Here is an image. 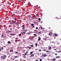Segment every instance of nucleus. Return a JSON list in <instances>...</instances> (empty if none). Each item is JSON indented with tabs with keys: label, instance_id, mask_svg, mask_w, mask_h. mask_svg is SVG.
<instances>
[{
	"label": "nucleus",
	"instance_id": "42",
	"mask_svg": "<svg viewBox=\"0 0 61 61\" xmlns=\"http://www.w3.org/2000/svg\"><path fill=\"white\" fill-rule=\"evenodd\" d=\"M38 16V14H37L36 15V16Z\"/></svg>",
	"mask_w": 61,
	"mask_h": 61
},
{
	"label": "nucleus",
	"instance_id": "26",
	"mask_svg": "<svg viewBox=\"0 0 61 61\" xmlns=\"http://www.w3.org/2000/svg\"><path fill=\"white\" fill-rule=\"evenodd\" d=\"M11 15H14L12 13H11Z\"/></svg>",
	"mask_w": 61,
	"mask_h": 61
},
{
	"label": "nucleus",
	"instance_id": "22",
	"mask_svg": "<svg viewBox=\"0 0 61 61\" xmlns=\"http://www.w3.org/2000/svg\"><path fill=\"white\" fill-rule=\"evenodd\" d=\"M34 25V24H32L31 25L32 26H33Z\"/></svg>",
	"mask_w": 61,
	"mask_h": 61
},
{
	"label": "nucleus",
	"instance_id": "6",
	"mask_svg": "<svg viewBox=\"0 0 61 61\" xmlns=\"http://www.w3.org/2000/svg\"><path fill=\"white\" fill-rule=\"evenodd\" d=\"M17 6L18 5H15V7H17Z\"/></svg>",
	"mask_w": 61,
	"mask_h": 61
},
{
	"label": "nucleus",
	"instance_id": "59",
	"mask_svg": "<svg viewBox=\"0 0 61 61\" xmlns=\"http://www.w3.org/2000/svg\"><path fill=\"white\" fill-rule=\"evenodd\" d=\"M32 17H34V16H32Z\"/></svg>",
	"mask_w": 61,
	"mask_h": 61
},
{
	"label": "nucleus",
	"instance_id": "35",
	"mask_svg": "<svg viewBox=\"0 0 61 61\" xmlns=\"http://www.w3.org/2000/svg\"><path fill=\"white\" fill-rule=\"evenodd\" d=\"M36 29H38V27H36Z\"/></svg>",
	"mask_w": 61,
	"mask_h": 61
},
{
	"label": "nucleus",
	"instance_id": "17",
	"mask_svg": "<svg viewBox=\"0 0 61 61\" xmlns=\"http://www.w3.org/2000/svg\"><path fill=\"white\" fill-rule=\"evenodd\" d=\"M55 36H57V35L56 34H55Z\"/></svg>",
	"mask_w": 61,
	"mask_h": 61
},
{
	"label": "nucleus",
	"instance_id": "34",
	"mask_svg": "<svg viewBox=\"0 0 61 61\" xmlns=\"http://www.w3.org/2000/svg\"><path fill=\"white\" fill-rule=\"evenodd\" d=\"M11 25H9V27H11Z\"/></svg>",
	"mask_w": 61,
	"mask_h": 61
},
{
	"label": "nucleus",
	"instance_id": "2",
	"mask_svg": "<svg viewBox=\"0 0 61 61\" xmlns=\"http://www.w3.org/2000/svg\"><path fill=\"white\" fill-rule=\"evenodd\" d=\"M7 4H8V5H10V4H11V3H10V2H8Z\"/></svg>",
	"mask_w": 61,
	"mask_h": 61
},
{
	"label": "nucleus",
	"instance_id": "23",
	"mask_svg": "<svg viewBox=\"0 0 61 61\" xmlns=\"http://www.w3.org/2000/svg\"><path fill=\"white\" fill-rule=\"evenodd\" d=\"M13 24H15V21H14V22H12Z\"/></svg>",
	"mask_w": 61,
	"mask_h": 61
},
{
	"label": "nucleus",
	"instance_id": "5",
	"mask_svg": "<svg viewBox=\"0 0 61 61\" xmlns=\"http://www.w3.org/2000/svg\"><path fill=\"white\" fill-rule=\"evenodd\" d=\"M13 20H14V21L15 22V20H16V19H15V18H14L13 19Z\"/></svg>",
	"mask_w": 61,
	"mask_h": 61
},
{
	"label": "nucleus",
	"instance_id": "53",
	"mask_svg": "<svg viewBox=\"0 0 61 61\" xmlns=\"http://www.w3.org/2000/svg\"><path fill=\"white\" fill-rule=\"evenodd\" d=\"M46 49H44V51H46Z\"/></svg>",
	"mask_w": 61,
	"mask_h": 61
},
{
	"label": "nucleus",
	"instance_id": "46",
	"mask_svg": "<svg viewBox=\"0 0 61 61\" xmlns=\"http://www.w3.org/2000/svg\"><path fill=\"white\" fill-rule=\"evenodd\" d=\"M27 53H28V52L27 51L26 53H26V54H27Z\"/></svg>",
	"mask_w": 61,
	"mask_h": 61
},
{
	"label": "nucleus",
	"instance_id": "38",
	"mask_svg": "<svg viewBox=\"0 0 61 61\" xmlns=\"http://www.w3.org/2000/svg\"><path fill=\"white\" fill-rule=\"evenodd\" d=\"M19 2H21V0H19Z\"/></svg>",
	"mask_w": 61,
	"mask_h": 61
},
{
	"label": "nucleus",
	"instance_id": "58",
	"mask_svg": "<svg viewBox=\"0 0 61 61\" xmlns=\"http://www.w3.org/2000/svg\"><path fill=\"white\" fill-rule=\"evenodd\" d=\"M10 30H12V29L10 28Z\"/></svg>",
	"mask_w": 61,
	"mask_h": 61
},
{
	"label": "nucleus",
	"instance_id": "36",
	"mask_svg": "<svg viewBox=\"0 0 61 61\" xmlns=\"http://www.w3.org/2000/svg\"><path fill=\"white\" fill-rule=\"evenodd\" d=\"M36 8V6H34V8Z\"/></svg>",
	"mask_w": 61,
	"mask_h": 61
},
{
	"label": "nucleus",
	"instance_id": "18",
	"mask_svg": "<svg viewBox=\"0 0 61 61\" xmlns=\"http://www.w3.org/2000/svg\"><path fill=\"white\" fill-rule=\"evenodd\" d=\"M41 31H40V32H38V34H40V33H41Z\"/></svg>",
	"mask_w": 61,
	"mask_h": 61
},
{
	"label": "nucleus",
	"instance_id": "3",
	"mask_svg": "<svg viewBox=\"0 0 61 61\" xmlns=\"http://www.w3.org/2000/svg\"><path fill=\"white\" fill-rule=\"evenodd\" d=\"M26 31H27V30H25V31L24 32H22V33L23 34H25V32H26Z\"/></svg>",
	"mask_w": 61,
	"mask_h": 61
},
{
	"label": "nucleus",
	"instance_id": "10",
	"mask_svg": "<svg viewBox=\"0 0 61 61\" xmlns=\"http://www.w3.org/2000/svg\"><path fill=\"white\" fill-rule=\"evenodd\" d=\"M10 32H12V31H8L7 33H10Z\"/></svg>",
	"mask_w": 61,
	"mask_h": 61
},
{
	"label": "nucleus",
	"instance_id": "64",
	"mask_svg": "<svg viewBox=\"0 0 61 61\" xmlns=\"http://www.w3.org/2000/svg\"><path fill=\"white\" fill-rule=\"evenodd\" d=\"M0 51H1V49H0Z\"/></svg>",
	"mask_w": 61,
	"mask_h": 61
},
{
	"label": "nucleus",
	"instance_id": "16",
	"mask_svg": "<svg viewBox=\"0 0 61 61\" xmlns=\"http://www.w3.org/2000/svg\"><path fill=\"white\" fill-rule=\"evenodd\" d=\"M39 21H41V19L40 18H39Z\"/></svg>",
	"mask_w": 61,
	"mask_h": 61
},
{
	"label": "nucleus",
	"instance_id": "51",
	"mask_svg": "<svg viewBox=\"0 0 61 61\" xmlns=\"http://www.w3.org/2000/svg\"><path fill=\"white\" fill-rule=\"evenodd\" d=\"M29 48H30V49H31V47H30Z\"/></svg>",
	"mask_w": 61,
	"mask_h": 61
},
{
	"label": "nucleus",
	"instance_id": "60",
	"mask_svg": "<svg viewBox=\"0 0 61 61\" xmlns=\"http://www.w3.org/2000/svg\"><path fill=\"white\" fill-rule=\"evenodd\" d=\"M28 47V48H29V47Z\"/></svg>",
	"mask_w": 61,
	"mask_h": 61
},
{
	"label": "nucleus",
	"instance_id": "52",
	"mask_svg": "<svg viewBox=\"0 0 61 61\" xmlns=\"http://www.w3.org/2000/svg\"><path fill=\"white\" fill-rule=\"evenodd\" d=\"M31 16V15H29L28 16Z\"/></svg>",
	"mask_w": 61,
	"mask_h": 61
},
{
	"label": "nucleus",
	"instance_id": "48",
	"mask_svg": "<svg viewBox=\"0 0 61 61\" xmlns=\"http://www.w3.org/2000/svg\"><path fill=\"white\" fill-rule=\"evenodd\" d=\"M2 57H3V56H2L1 57V58H2Z\"/></svg>",
	"mask_w": 61,
	"mask_h": 61
},
{
	"label": "nucleus",
	"instance_id": "30",
	"mask_svg": "<svg viewBox=\"0 0 61 61\" xmlns=\"http://www.w3.org/2000/svg\"><path fill=\"white\" fill-rule=\"evenodd\" d=\"M15 42H17V40H15Z\"/></svg>",
	"mask_w": 61,
	"mask_h": 61
},
{
	"label": "nucleus",
	"instance_id": "45",
	"mask_svg": "<svg viewBox=\"0 0 61 61\" xmlns=\"http://www.w3.org/2000/svg\"><path fill=\"white\" fill-rule=\"evenodd\" d=\"M32 27H35V26H32Z\"/></svg>",
	"mask_w": 61,
	"mask_h": 61
},
{
	"label": "nucleus",
	"instance_id": "4",
	"mask_svg": "<svg viewBox=\"0 0 61 61\" xmlns=\"http://www.w3.org/2000/svg\"><path fill=\"white\" fill-rule=\"evenodd\" d=\"M56 58H60V56H57L56 57Z\"/></svg>",
	"mask_w": 61,
	"mask_h": 61
},
{
	"label": "nucleus",
	"instance_id": "33",
	"mask_svg": "<svg viewBox=\"0 0 61 61\" xmlns=\"http://www.w3.org/2000/svg\"><path fill=\"white\" fill-rule=\"evenodd\" d=\"M46 52H47V53H48V52H49V51H46Z\"/></svg>",
	"mask_w": 61,
	"mask_h": 61
},
{
	"label": "nucleus",
	"instance_id": "54",
	"mask_svg": "<svg viewBox=\"0 0 61 61\" xmlns=\"http://www.w3.org/2000/svg\"><path fill=\"white\" fill-rule=\"evenodd\" d=\"M22 55H23V56H24V54H23Z\"/></svg>",
	"mask_w": 61,
	"mask_h": 61
},
{
	"label": "nucleus",
	"instance_id": "37",
	"mask_svg": "<svg viewBox=\"0 0 61 61\" xmlns=\"http://www.w3.org/2000/svg\"><path fill=\"white\" fill-rule=\"evenodd\" d=\"M17 56H15V58H16V57H17Z\"/></svg>",
	"mask_w": 61,
	"mask_h": 61
},
{
	"label": "nucleus",
	"instance_id": "61",
	"mask_svg": "<svg viewBox=\"0 0 61 61\" xmlns=\"http://www.w3.org/2000/svg\"><path fill=\"white\" fill-rule=\"evenodd\" d=\"M56 50V49H54V50Z\"/></svg>",
	"mask_w": 61,
	"mask_h": 61
},
{
	"label": "nucleus",
	"instance_id": "19",
	"mask_svg": "<svg viewBox=\"0 0 61 61\" xmlns=\"http://www.w3.org/2000/svg\"><path fill=\"white\" fill-rule=\"evenodd\" d=\"M1 49H4V48H3V47H2L1 48Z\"/></svg>",
	"mask_w": 61,
	"mask_h": 61
},
{
	"label": "nucleus",
	"instance_id": "27",
	"mask_svg": "<svg viewBox=\"0 0 61 61\" xmlns=\"http://www.w3.org/2000/svg\"><path fill=\"white\" fill-rule=\"evenodd\" d=\"M42 60V59H40V61H41Z\"/></svg>",
	"mask_w": 61,
	"mask_h": 61
},
{
	"label": "nucleus",
	"instance_id": "20",
	"mask_svg": "<svg viewBox=\"0 0 61 61\" xmlns=\"http://www.w3.org/2000/svg\"><path fill=\"white\" fill-rule=\"evenodd\" d=\"M30 46L31 47H33V45H32Z\"/></svg>",
	"mask_w": 61,
	"mask_h": 61
},
{
	"label": "nucleus",
	"instance_id": "31",
	"mask_svg": "<svg viewBox=\"0 0 61 61\" xmlns=\"http://www.w3.org/2000/svg\"><path fill=\"white\" fill-rule=\"evenodd\" d=\"M34 56V55L33 54V55L32 54V55H31V56Z\"/></svg>",
	"mask_w": 61,
	"mask_h": 61
},
{
	"label": "nucleus",
	"instance_id": "63",
	"mask_svg": "<svg viewBox=\"0 0 61 61\" xmlns=\"http://www.w3.org/2000/svg\"><path fill=\"white\" fill-rule=\"evenodd\" d=\"M14 60V59H13V60Z\"/></svg>",
	"mask_w": 61,
	"mask_h": 61
},
{
	"label": "nucleus",
	"instance_id": "55",
	"mask_svg": "<svg viewBox=\"0 0 61 61\" xmlns=\"http://www.w3.org/2000/svg\"><path fill=\"white\" fill-rule=\"evenodd\" d=\"M36 61H38V60H36Z\"/></svg>",
	"mask_w": 61,
	"mask_h": 61
},
{
	"label": "nucleus",
	"instance_id": "29",
	"mask_svg": "<svg viewBox=\"0 0 61 61\" xmlns=\"http://www.w3.org/2000/svg\"><path fill=\"white\" fill-rule=\"evenodd\" d=\"M32 53H33V52H30V54H32Z\"/></svg>",
	"mask_w": 61,
	"mask_h": 61
},
{
	"label": "nucleus",
	"instance_id": "24",
	"mask_svg": "<svg viewBox=\"0 0 61 61\" xmlns=\"http://www.w3.org/2000/svg\"><path fill=\"white\" fill-rule=\"evenodd\" d=\"M21 35L22 34H20L19 35V36H21Z\"/></svg>",
	"mask_w": 61,
	"mask_h": 61
},
{
	"label": "nucleus",
	"instance_id": "47",
	"mask_svg": "<svg viewBox=\"0 0 61 61\" xmlns=\"http://www.w3.org/2000/svg\"><path fill=\"white\" fill-rule=\"evenodd\" d=\"M3 59H5V58L3 57Z\"/></svg>",
	"mask_w": 61,
	"mask_h": 61
},
{
	"label": "nucleus",
	"instance_id": "57",
	"mask_svg": "<svg viewBox=\"0 0 61 61\" xmlns=\"http://www.w3.org/2000/svg\"><path fill=\"white\" fill-rule=\"evenodd\" d=\"M15 61H17V60H16Z\"/></svg>",
	"mask_w": 61,
	"mask_h": 61
},
{
	"label": "nucleus",
	"instance_id": "12",
	"mask_svg": "<svg viewBox=\"0 0 61 61\" xmlns=\"http://www.w3.org/2000/svg\"><path fill=\"white\" fill-rule=\"evenodd\" d=\"M1 36H2V37H3L4 36V35L2 34L1 35Z\"/></svg>",
	"mask_w": 61,
	"mask_h": 61
},
{
	"label": "nucleus",
	"instance_id": "44",
	"mask_svg": "<svg viewBox=\"0 0 61 61\" xmlns=\"http://www.w3.org/2000/svg\"><path fill=\"white\" fill-rule=\"evenodd\" d=\"M36 17V16L35 15V16H33L34 17Z\"/></svg>",
	"mask_w": 61,
	"mask_h": 61
},
{
	"label": "nucleus",
	"instance_id": "14",
	"mask_svg": "<svg viewBox=\"0 0 61 61\" xmlns=\"http://www.w3.org/2000/svg\"><path fill=\"white\" fill-rule=\"evenodd\" d=\"M51 48H51V47H50L49 48V49H51Z\"/></svg>",
	"mask_w": 61,
	"mask_h": 61
},
{
	"label": "nucleus",
	"instance_id": "21",
	"mask_svg": "<svg viewBox=\"0 0 61 61\" xmlns=\"http://www.w3.org/2000/svg\"><path fill=\"white\" fill-rule=\"evenodd\" d=\"M40 40H41V39H40V38H39L38 39V40H39V41H40Z\"/></svg>",
	"mask_w": 61,
	"mask_h": 61
},
{
	"label": "nucleus",
	"instance_id": "11",
	"mask_svg": "<svg viewBox=\"0 0 61 61\" xmlns=\"http://www.w3.org/2000/svg\"><path fill=\"white\" fill-rule=\"evenodd\" d=\"M56 60V59H53V60H52V61H55Z\"/></svg>",
	"mask_w": 61,
	"mask_h": 61
},
{
	"label": "nucleus",
	"instance_id": "9",
	"mask_svg": "<svg viewBox=\"0 0 61 61\" xmlns=\"http://www.w3.org/2000/svg\"><path fill=\"white\" fill-rule=\"evenodd\" d=\"M11 35H12V36H14L15 35V34H10Z\"/></svg>",
	"mask_w": 61,
	"mask_h": 61
},
{
	"label": "nucleus",
	"instance_id": "49",
	"mask_svg": "<svg viewBox=\"0 0 61 61\" xmlns=\"http://www.w3.org/2000/svg\"><path fill=\"white\" fill-rule=\"evenodd\" d=\"M16 54H18V52H16Z\"/></svg>",
	"mask_w": 61,
	"mask_h": 61
},
{
	"label": "nucleus",
	"instance_id": "8",
	"mask_svg": "<svg viewBox=\"0 0 61 61\" xmlns=\"http://www.w3.org/2000/svg\"><path fill=\"white\" fill-rule=\"evenodd\" d=\"M10 52H13V50H10Z\"/></svg>",
	"mask_w": 61,
	"mask_h": 61
},
{
	"label": "nucleus",
	"instance_id": "43",
	"mask_svg": "<svg viewBox=\"0 0 61 61\" xmlns=\"http://www.w3.org/2000/svg\"><path fill=\"white\" fill-rule=\"evenodd\" d=\"M55 55H57V54H56V53H55Z\"/></svg>",
	"mask_w": 61,
	"mask_h": 61
},
{
	"label": "nucleus",
	"instance_id": "28",
	"mask_svg": "<svg viewBox=\"0 0 61 61\" xmlns=\"http://www.w3.org/2000/svg\"><path fill=\"white\" fill-rule=\"evenodd\" d=\"M24 55H27V54H26V53H25L24 54Z\"/></svg>",
	"mask_w": 61,
	"mask_h": 61
},
{
	"label": "nucleus",
	"instance_id": "62",
	"mask_svg": "<svg viewBox=\"0 0 61 61\" xmlns=\"http://www.w3.org/2000/svg\"><path fill=\"white\" fill-rule=\"evenodd\" d=\"M17 24V25H18V24L17 23V24Z\"/></svg>",
	"mask_w": 61,
	"mask_h": 61
},
{
	"label": "nucleus",
	"instance_id": "50",
	"mask_svg": "<svg viewBox=\"0 0 61 61\" xmlns=\"http://www.w3.org/2000/svg\"><path fill=\"white\" fill-rule=\"evenodd\" d=\"M41 29H43V28L41 27Z\"/></svg>",
	"mask_w": 61,
	"mask_h": 61
},
{
	"label": "nucleus",
	"instance_id": "13",
	"mask_svg": "<svg viewBox=\"0 0 61 61\" xmlns=\"http://www.w3.org/2000/svg\"><path fill=\"white\" fill-rule=\"evenodd\" d=\"M42 51L41 50H38V51H39V52H41V51Z\"/></svg>",
	"mask_w": 61,
	"mask_h": 61
},
{
	"label": "nucleus",
	"instance_id": "1",
	"mask_svg": "<svg viewBox=\"0 0 61 61\" xmlns=\"http://www.w3.org/2000/svg\"><path fill=\"white\" fill-rule=\"evenodd\" d=\"M52 33L51 32H50L49 33V36H51V35H52Z\"/></svg>",
	"mask_w": 61,
	"mask_h": 61
},
{
	"label": "nucleus",
	"instance_id": "15",
	"mask_svg": "<svg viewBox=\"0 0 61 61\" xmlns=\"http://www.w3.org/2000/svg\"><path fill=\"white\" fill-rule=\"evenodd\" d=\"M23 57H24V58H25L26 57V56H23Z\"/></svg>",
	"mask_w": 61,
	"mask_h": 61
},
{
	"label": "nucleus",
	"instance_id": "7",
	"mask_svg": "<svg viewBox=\"0 0 61 61\" xmlns=\"http://www.w3.org/2000/svg\"><path fill=\"white\" fill-rule=\"evenodd\" d=\"M35 45L36 46H37V43H36Z\"/></svg>",
	"mask_w": 61,
	"mask_h": 61
},
{
	"label": "nucleus",
	"instance_id": "56",
	"mask_svg": "<svg viewBox=\"0 0 61 61\" xmlns=\"http://www.w3.org/2000/svg\"><path fill=\"white\" fill-rule=\"evenodd\" d=\"M11 24H13V22H12L11 23Z\"/></svg>",
	"mask_w": 61,
	"mask_h": 61
},
{
	"label": "nucleus",
	"instance_id": "32",
	"mask_svg": "<svg viewBox=\"0 0 61 61\" xmlns=\"http://www.w3.org/2000/svg\"><path fill=\"white\" fill-rule=\"evenodd\" d=\"M25 26V25H23L22 26V27H24V26Z\"/></svg>",
	"mask_w": 61,
	"mask_h": 61
},
{
	"label": "nucleus",
	"instance_id": "40",
	"mask_svg": "<svg viewBox=\"0 0 61 61\" xmlns=\"http://www.w3.org/2000/svg\"><path fill=\"white\" fill-rule=\"evenodd\" d=\"M25 27H24L22 29H24V28H25Z\"/></svg>",
	"mask_w": 61,
	"mask_h": 61
},
{
	"label": "nucleus",
	"instance_id": "39",
	"mask_svg": "<svg viewBox=\"0 0 61 61\" xmlns=\"http://www.w3.org/2000/svg\"><path fill=\"white\" fill-rule=\"evenodd\" d=\"M46 56V55H45L44 56L45 57V56Z\"/></svg>",
	"mask_w": 61,
	"mask_h": 61
},
{
	"label": "nucleus",
	"instance_id": "41",
	"mask_svg": "<svg viewBox=\"0 0 61 61\" xmlns=\"http://www.w3.org/2000/svg\"><path fill=\"white\" fill-rule=\"evenodd\" d=\"M5 57H6V55H5L4 56Z\"/></svg>",
	"mask_w": 61,
	"mask_h": 61
},
{
	"label": "nucleus",
	"instance_id": "25",
	"mask_svg": "<svg viewBox=\"0 0 61 61\" xmlns=\"http://www.w3.org/2000/svg\"><path fill=\"white\" fill-rule=\"evenodd\" d=\"M10 41H9L8 42V44H10Z\"/></svg>",
	"mask_w": 61,
	"mask_h": 61
}]
</instances>
